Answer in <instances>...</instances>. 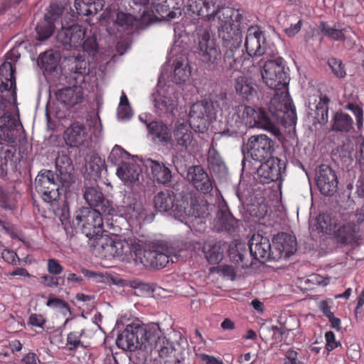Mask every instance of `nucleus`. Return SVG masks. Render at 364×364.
<instances>
[{"mask_svg":"<svg viewBox=\"0 0 364 364\" xmlns=\"http://www.w3.org/2000/svg\"><path fill=\"white\" fill-rule=\"evenodd\" d=\"M188 10L199 18L212 21L217 17L219 21L218 37L225 49L223 61L221 52L208 31L198 37L196 55L198 60L209 70H238L242 66V56L238 50L241 45L244 11L225 6L224 0H189Z\"/></svg>","mask_w":364,"mask_h":364,"instance_id":"obj_1","label":"nucleus"},{"mask_svg":"<svg viewBox=\"0 0 364 364\" xmlns=\"http://www.w3.org/2000/svg\"><path fill=\"white\" fill-rule=\"evenodd\" d=\"M282 58L267 60L261 71L262 79L271 89L281 91L274 95L270 101V109L274 112H290L293 119L296 118V108L287 91L289 75Z\"/></svg>","mask_w":364,"mask_h":364,"instance_id":"obj_2","label":"nucleus"},{"mask_svg":"<svg viewBox=\"0 0 364 364\" xmlns=\"http://www.w3.org/2000/svg\"><path fill=\"white\" fill-rule=\"evenodd\" d=\"M230 108V101L225 92H213L207 99L193 104L189 112L191 126L196 132L204 133L207 130L208 121L216 119Z\"/></svg>","mask_w":364,"mask_h":364,"instance_id":"obj_3","label":"nucleus"},{"mask_svg":"<svg viewBox=\"0 0 364 364\" xmlns=\"http://www.w3.org/2000/svg\"><path fill=\"white\" fill-rule=\"evenodd\" d=\"M141 238H137L138 241L141 243H146L148 249L145 250L141 245L135 240H130L129 247L130 252L134 255V260L137 263L141 264L143 266L152 269H160L166 267V265L173 260V249L165 240H154L152 241H146Z\"/></svg>","mask_w":364,"mask_h":364,"instance_id":"obj_4","label":"nucleus"},{"mask_svg":"<svg viewBox=\"0 0 364 364\" xmlns=\"http://www.w3.org/2000/svg\"><path fill=\"white\" fill-rule=\"evenodd\" d=\"M76 234L84 235L87 238L92 247V253L104 267H110L116 259L124 255L123 243L114 241L103 229H80Z\"/></svg>","mask_w":364,"mask_h":364,"instance_id":"obj_5","label":"nucleus"},{"mask_svg":"<svg viewBox=\"0 0 364 364\" xmlns=\"http://www.w3.org/2000/svg\"><path fill=\"white\" fill-rule=\"evenodd\" d=\"M6 103L0 98V176L5 174V168L16 153L13 131L17 127V121L9 112H6Z\"/></svg>","mask_w":364,"mask_h":364,"instance_id":"obj_6","label":"nucleus"},{"mask_svg":"<svg viewBox=\"0 0 364 364\" xmlns=\"http://www.w3.org/2000/svg\"><path fill=\"white\" fill-rule=\"evenodd\" d=\"M159 331L160 326L156 323H151L146 326L133 323L127 325L118 336L116 343L124 350L129 351H134L142 347L147 348V343L152 345L151 333H156Z\"/></svg>","mask_w":364,"mask_h":364,"instance_id":"obj_7","label":"nucleus"},{"mask_svg":"<svg viewBox=\"0 0 364 364\" xmlns=\"http://www.w3.org/2000/svg\"><path fill=\"white\" fill-rule=\"evenodd\" d=\"M236 114L241 122L247 127L263 129L274 135L279 134V129L262 109L257 111L250 106L241 104L236 107Z\"/></svg>","mask_w":364,"mask_h":364,"instance_id":"obj_8","label":"nucleus"},{"mask_svg":"<svg viewBox=\"0 0 364 364\" xmlns=\"http://www.w3.org/2000/svg\"><path fill=\"white\" fill-rule=\"evenodd\" d=\"M60 183L59 178L53 171L44 169L36 178L35 188L45 202L52 203L60 198Z\"/></svg>","mask_w":364,"mask_h":364,"instance_id":"obj_9","label":"nucleus"},{"mask_svg":"<svg viewBox=\"0 0 364 364\" xmlns=\"http://www.w3.org/2000/svg\"><path fill=\"white\" fill-rule=\"evenodd\" d=\"M245 149L253 160L261 162L270 158L274 151V143L266 134L252 135L247 139Z\"/></svg>","mask_w":364,"mask_h":364,"instance_id":"obj_10","label":"nucleus"},{"mask_svg":"<svg viewBox=\"0 0 364 364\" xmlns=\"http://www.w3.org/2000/svg\"><path fill=\"white\" fill-rule=\"evenodd\" d=\"M286 163L277 157H270L257 169V180L263 184L269 183L281 178Z\"/></svg>","mask_w":364,"mask_h":364,"instance_id":"obj_11","label":"nucleus"},{"mask_svg":"<svg viewBox=\"0 0 364 364\" xmlns=\"http://www.w3.org/2000/svg\"><path fill=\"white\" fill-rule=\"evenodd\" d=\"M273 260L279 261L291 257L297 249L296 237L287 232H279L272 239Z\"/></svg>","mask_w":364,"mask_h":364,"instance_id":"obj_12","label":"nucleus"},{"mask_svg":"<svg viewBox=\"0 0 364 364\" xmlns=\"http://www.w3.org/2000/svg\"><path fill=\"white\" fill-rule=\"evenodd\" d=\"M197 144L190 127L185 123H176L173 130V149L178 153L191 154L196 149Z\"/></svg>","mask_w":364,"mask_h":364,"instance_id":"obj_13","label":"nucleus"},{"mask_svg":"<svg viewBox=\"0 0 364 364\" xmlns=\"http://www.w3.org/2000/svg\"><path fill=\"white\" fill-rule=\"evenodd\" d=\"M14 51L6 54V61L0 65V91H11L13 95H16V65L18 59Z\"/></svg>","mask_w":364,"mask_h":364,"instance_id":"obj_14","label":"nucleus"},{"mask_svg":"<svg viewBox=\"0 0 364 364\" xmlns=\"http://www.w3.org/2000/svg\"><path fill=\"white\" fill-rule=\"evenodd\" d=\"M86 31L82 26L73 24L70 26H62L58 32L57 41L63 44L66 49L80 50V47L85 38Z\"/></svg>","mask_w":364,"mask_h":364,"instance_id":"obj_15","label":"nucleus"},{"mask_svg":"<svg viewBox=\"0 0 364 364\" xmlns=\"http://www.w3.org/2000/svg\"><path fill=\"white\" fill-rule=\"evenodd\" d=\"M316 183L321 193L331 196L338 188V178L335 171L328 165L321 164L316 170Z\"/></svg>","mask_w":364,"mask_h":364,"instance_id":"obj_16","label":"nucleus"},{"mask_svg":"<svg viewBox=\"0 0 364 364\" xmlns=\"http://www.w3.org/2000/svg\"><path fill=\"white\" fill-rule=\"evenodd\" d=\"M181 0H152L151 4V17L157 15L161 18H175L181 15ZM153 20V18H151Z\"/></svg>","mask_w":364,"mask_h":364,"instance_id":"obj_17","label":"nucleus"},{"mask_svg":"<svg viewBox=\"0 0 364 364\" xmlns=\"http://www.w3.org/2000/svg\"><path fill=\"white\" fill-rule=\"evenodd\" d=\"M245 46L250 56H260L267 53L264 33L258 27L247 29Z\"/></svg>","mask_w":364,"mask_h":364,"instance_id":"obj_18","label":"nucleus"},{"mask_svg":"<svg viewBox=\"0 0 364 364\" xmlns=\"http://www.w3.org/2000/svg\"><path fill=\"white\" fill-rule=\"evenodd\" d=\"M176 197L177 195L171 190L161 191L154 197V206L161 212L172 211L175 213H181L183 211L181 200Z\"/></svg>","mask_w":364,"mask_h":364,"instance_id":"obj_19","label":"nucleus"},{"mask_svg":"<svg viewBox=\"0 0 364 364\" xmlns=\"http://www.w3.org/2000/svg\"><path fill=\"white\" fill-rule=\"evenodd\" d=\"M249 250L250 256L257 260L262 262L273 260L272 250H271L269 240L259 234L252 235L249 241Z\"/></svg>","mask_w":364,"mask_h":364,"instance_id":"obj_20","label":"nucleus"},{"mask_svg":"<svg viewBox=\"0 0 364 364\" xmlns=\"http://www.w3.org/2000/svg\"><path fill=\"white\" fill-rule=\"evenodd\" d=\"M144 165L150 170V178L153 182L164 186L171 183L172 171L164 162L147 159L144 161Z\"/></svg>","mask_w":364,"mask_h":364,"instance_id":"obj_21","label":"nucleus"},{"mask_svg":"<svg viewBox=\"0 0 364 364\" xmlns=\"http://www.w3.org/2000/svg\"><path fill=\"white\" fill-rule=\"evenodd\" d=\"M236 94L244 100L254 101L258 99L259 86L255 80L246 75H240L234 80Z\"/></svg>","mask_w":364,"mask_h":364,"instance_id":"obj_22","label":"nucleus"},{"mask_svg":"<svg viewBox=\"0 0 364 364\" xmlns=\"http://www.w3.org/2000/svg\"><path fill=\"white\" fill-rule=\"evenodd\" d=\"M102 210L97 208H82L77 213L74 225H81V228H103Z\"/></svg>","mask_w":364,"mask_h":364,"instance_id":"obj_23","label":"nucleus"},{"mask_svg":"<svg viewBox=\"0 0 364 364\" xmlns=\"http://www.w3.org/2000/svg\"><path fill=\"white\" fill-rule=\"evenodd\" d=\"M55 174L62 186L68 187L73 181L74 167L70 156L64 152L59 153L55 159Z\"/></svg>","mask_w":364,"mask_h":364,"instance_id":"obj_24","label":"nucleus"},{"mask_svg":"<svg viewBox=\"0 0 364 364\" xmlns=\"http://www.w3.org/2000/svg\"><path fill=\"white\" fill-rule=\"evenodd\" d=\"M187 178L198 191L204 194L210 193L213 189V183L208 174L200 166L190 167Z\"/></svg>","mask_w":364,"mask_h":364,"instance_id":"obj_25","label":"nucleus"},{"mask_svg":"<svg viewBox=\"0 0 364 364\" xmlns=\"http://www.w3.org/2000/svg\"><path fill=\"white\" fill-rule=\"evenodd\" d=\"M228 255L230 260L242 269L252 264L245 243L234 240L229 245Z\"/></svg>","mask_w":364,"mask_h":364,"instance_id":"obj_26","label":"nucleus"},{"mask_svg":"<svg viewBox=\"0 0 364 364\" xmlns=\"http://www.w3.org/2000/svg\"><path fill=\"white\" fill-rule=\"evenodd\" d=\"M77 84H73V87H65L55 92L58 102L67 107H74L81 103L84 99L83 90Z\"/></svg>","mask_w":364,"mask_h":364,"instance_id":"obj_27","label":"nucleus"},{"mask_svg":"<svg viewBox=\"0 0 364 364\" xmlns=\"http://www.w3.org/2000/svg\"><path fill=\"white\" fill-rule=\"evenodd\" d=\"M136 14L124 13L119 11L117 14L116 19L114 23L117 26L119 32H125L127 34H132L136 30L142 27V24H146L141 20V17L138 18Z\"/></svg>","mask_w":364,"mask_h":364,"instance_id":"obj_28","label":"nucleus"},{"mask_svg":"<svg viewBox=\"0 0 364 364\" xmlns=\"http://www.w3.org/2000/svg\"><path fill=\"white\" fill-rule=\"evenodd\" d=\"M84 198L91 208L102 210L103 213L112 214V208L109 201L105 198L102 191L97 188H86Z\"/></svg>","mask_w":364,"mask_h":364,"instance_id":"obj_29","label":"nucleus"},{"mask_svg":"<svg viewBox=\"0 0 364 364\" xmlns=\"http://www.w3.org/2000/svg\"><path fill=\"white\" fill-rule=\"evenodd\" d=\"M87 133L84 124L76 122L70 124L63 134L66 144L70 147H78L86 140Z\"/></svg>","mask_w":364,"mask_h":364,"instance_id":"obj_30","label":"nucleus"},{"mask_svg":"<svg viewBox=\"0 0 364 364\" xmlns=\"http://www.w3.org/2000/svg\"><path fill=\"white\" fill-rule=\"evenodd\" d=\"M74 68L72 67L69 76H66L70 84H81L85 75L89 73V60L80 54L74 57Z\"/></svg>","mask_w":364,"mask_h":364,"instance_id":"obj_31","label":"nucleus"},{"mask_svg":"<svg viewBox=\"0 0 364 364\" xmlns=\"http://www.w3.org/2000/svg\"><path fill=\"white\" fill-rule=\"evenodd\" d=\"M141 169L134 160L132 159L122 164L117 168V176L125 183H134L139 181Z\"/></svg>","mask_w":364,"mask_h":364,"instance_id":"obj_32","label":"nucleus"},{"mask_svg":"<svg viewBox=\"0 0 364 364\" xmlns=\"http://www.w3.org/2000/svg\"><path fill=\"white\" fill-rule=\"evenodd\" d=\"M188 215L195 218L197 225L205 224L204 220L210 215L208 202L200 198L191 197Z\"/></svg>","mask_w":364,"mask_h":364,"instance_id":"obj_33","label":"nucleus"},{"mask_svg":"<svg viewBox=\"0 0 364 364\" xmlns=\"http://www.w3.org/2000/svg\"><path fill=\"white\" fill-rule=\"evenodd\" d=\"M125 213L129 215V226L141 225V222L144 224L149 223L154 218V213L147 214L145 211L141 210V204L137 202L133 204V207L132 205L127 206Z\"/></svg>","mask_w":364,"mask_h":364,"instance_id":"obj_34","label":"nucleus"},{"mask_svg":"<svg viewBox=\"0 0 364 364\" xmlns=\"http://www.w3.org/2000/svg\"><path fill=\"white\" fill-rule=\"evenodd\" d=\"M150 0H122L125 9L133 14H140L141 12V20L149 25L152 22L151 15L148 10V6Z\"/></svg>","mask_w":364,"mask_h":364,"instance_id":"obj_35","label":"nucleus"},{"mask_svg":"<svg viewBox=\"0 0 364 364\" xmlns=\"http://www.w3.org/2000/svg\"><path fill=\"white\" fill-rule=\"evenodd\" d=\"M216 225L215 228H239L242 225L240 220H237L231 213L225 203L219 205L215 218Z\"/></svg>","mask_w":364,"mask_h":364,"instance_id":"obj_36","label":"nucleus"},{"mask_svg":"<svg viewBox=\"0 0 364 364\" xmlns=\"http://www.w3.org/2000/svg\"><path fill=\"white\" fill-rule=\"evenodd\" d=\"M225 248L221 242L209 241L204 243L203 252L209 263L218 264L223 259Z\"/></svg>","mask_w":364,"mask_h":364,"instance_id":"obj_37","label":"nucleus"},{"mask_svg":"<svg viewBox=\"0 0 364 364\" xmlns=\"http://www.w3.org/2000/svg\"><path fill=\"white\" fill-rule=\"evenodd\" d=\"M105 0H75L74 6L80 16H89L102 10Z\"/></svg>","mask_w":364,"mask_h":364,"instance_id":"obj_38","label":"nucleus"},{"mask_svg":"<svg viewBox=\"0 0 364 364\" xmlns=\"http://www.w3.org/2000/svg\"><path fill=\"white\" fill-rule=\"evenodd\" d=\"M20 195L14 187L5 188L0 186V208L4 210H14L17 208Z\"/></svg>","mask_w":364,"mask_h":364,"instance_id":"obj_39","label":"nucleus"},{"mask_svg":"<svg viewBox=\"0 0 364 364\" xmlns=\"http://www.w3.org/2000/svg\"><path fill=\"white\" fill-rule=\"evenodd\" d=\"M353 120L352 117L343 112L335 113L331 124V129L336 132H348L353 129Z\"/></svg>","mask_w":364,"mask_h":364,"instance_id":"obj_40","label":"nucleus"},{"mask_svg":"<svg viewBox=\"0 0 364 364\" xmlns=\"http://www.w3.org/2000/svg\"><path fill=\"white\" fill-rule=\"evenodd\" d=\"M60 55L53 50L44 52L39 57L38 64L46 72H54L59 65Z\"/></svg>","mask_w":364,"mask_h":364,"instance_id":"obj_41","label":"nucleus"},{"mask_svg":"<svg viewBox=\"0 0 364 364\" xmlns=\"http://www.w3.org/2000/svg\"><path fill=\"white\" fill-rule=\"evenodd\" d=\"M147 128L154 139H157L162 142H168L171 140L170 130L163 122L153 121L147 124Z\"/></svg>","mask_w":364,"mask_h":364,"instance_id":"obj_42","label":"nucleus"},{"mask_svg":"<svg viewBox=\"0 0 364 364\" xmlns=\"http://www.w3.org/2000/svg\"><path fill=\"white\" fill-rule=\"evenodd\" d=\"M318 29L323 37L334 41H344L346 38L345 28L338 29L331 26L328 22L321 21L318 23Z\"/></svg>","mask_w":364,"mask_h":364,"instance_id":"obj_43","label":"nucleus"},{"mask_svg":"<svg viewBox=\"0 0 364 364\" xmlns=\"http://www.w3.org/2000/svg\"><path fill=\"white\" fill-rule=\"evenodd\" d=\"M151 341L152 345L150 343H147V346L156 348L160 357H166L169 355L171 352L169 342L165 338L160 337L157 331L156 333H151Z\"/></svg>","mask_w":364,"mask_h":364,"instance_id":"obj_44","label":"nucleus"},{"mask_svg":"<svg viewBox=\"0 0 364 364\" xmlns=\"http://www.w3.org/2000/svg\"><path fill=\"white\" fill-rule=\"evenodd\" d=\"M132 158L131 155L122 146L115 145L112 149L107 160L111 164L119 167L120 165L132 159Z\"/></svg>","mask_w":364,"mask_h":364,"instance_id":"obj_45","label":"nucleus"},{"mask_svg":"<svg viewBox=\"0 0 364 364\" xmlns=\"http://www.w3.org/2000/svg\"><path fill=\"white\" fill-rule=\"evenodd\" d=\"M80 49H82L83 53H87L89 56H95L99 51L97 36L95 34H92L87 37L85 36Z\"/></svg>","mask_w":364,"mask_h":364,"instance_id":"obj_46","label":"nucleus"},{"mask_svg":"<svg viewBox=\"0 0 364 364\" xmlns=\"http://www.w3.org/2000/svg\"><path fill=\"white\" fill-rule=\"evenodd\" d=\"M173 81L176 83H181L186 82L190 76V70H188L186 65L184 66L183 63L180 60H176L173 63Z\"/></svg>","mask_w":364,"mask_h":364,"instance_id":"obj_47","label":"nucleus"},{"mask_svg":"<svg viewBox=\"0 0 364 364\" xmlns=\"http://www.w3.org/2000/svg\"><path fill=\"white\" fill-rule=\"evenodd\" d=\"M355 232V229H337L334 231V237L338 242L348 244L358 240L354 235Z\"/></svg>","mask_w":364,"mask_h":364,"instance_id":"obj_48","label":"nucleus"},{"mask_svg":"<svg viewBox=\"0 0 364 364\" xmlns=\"http://www.w3.org/2000/svg\"><path fill=\"white\" fill-rule=\"evenodd\" d=\"M36 30L38 34V40H46L52 36L54 31V23L48 20H46L45 22L38 23Z\"/></svg>","mask_w":364,"mask_h":364,"instance_id":"obj_49","label":"nucleus"},{"mask_svg":"<svg viewBox=\"0 0 364 364\" xmlns=\"http://www.w3.org/2000/svg\"><path fill=\"white\" fill-rule=\"evenodd\" d=\"M202 232L199 229H191L188 235L186 243V248L190 250H196L200 248L201 240H198L197 237L201 234Z\"/></svg>","mask_w":364,"mask_h":364,"instance_id":"obj_50","label":"nucleus"},{"mask_svg":"<svg viewBox=\"0 0 364 364\" xmlns=\"http://www.w3.org/2000/svg\"><path fill=\"white\" fill-rule=\"evenodd\" d=\"M328 65L333 73L339 78H343L346 76V73L344 68V65L341 60L336 58H329L328 60Z\"/></svg>","mask_w":364,"mask_h":364,"instance_id":"obj_51","label":"nucleus"},{"mask_svg":"<svg viewBox=\"0 0 364 364\" xmlns=\"http://www.w3.org/2000/svg\"><path fill=\"white\" fill-rule=\"evenodd\" d=\"M102 161L100 157H93L86 165L87 171H90L92 176L100 177L102 171Z\"/></svg>","mask_w":364,"mask_h":364,"instance_id":"obj_52","label":"nucleus"},{"mask_svg":"<svg viewBox=\"0 0 364 364\" xmlns=\"http://www.w3.org/2000/svg\"><path fill=\"white\" fill-rule=\"evenodd\" d=\"M208 166L210 168H220L223 165L220 154L214 149H210L208 156Z\"/></svg>","mask_w":364,"mask_h":364,"instance_id":"obj_53","label":"nucleus"},{"mask_svg":"<svg viewBox=\"0 0 364 364\" xmlns=\"http://www.w3.org/2000/svg\"><path fill=\"white\" fill-rule=\"evenodd\" d=\"M63 13V9L58 4H51L48 13L45 16L46 20L53 23L56 21Z\"/></svg>","mask_w":364,"mask_h":364,"instance_id":"obj_54","label":"nucleus"},{"mask_svg":"<svg viewBox=\"0 0 364 364\" xmlns=\"http://www.w3.org/2000/svg\"><path fill=\"white\" fill-rule=\"evenodd\" d=\"M346 108L350 110L355 117L356 124L358 128L360 129L363 124V109L356 104L348 103Z\"/></svg>","mask_w":364,"mask_h":364,"instance_id":"obj_55","label":"nucleus"},{"mask_svg":"<svg viewBox=\"0 0 364 364\" xmlns=\"http://www.w3.org/2000/svg\"><path fill=\"white\" fill-rule=\"evenodd\" d=\"M346 108L350 110L355 117L356 124L358 128L360 129L363 124V109L356 104L348 103Z\"/></svg>","mask_w":364,"mask_h":364,"instance_id":"obj_56","label":"nucleus"},{"mask_svg":"<svg viewBox=\"0 0 364 364\" xmlns=\"http://www.w3.org/2000/svg\"><path fill=\"white\" fill-rule=\"evenodd\" d=\"M84 333V330L80 329L79 331L73 332L68 334L67 338V344L70 345L69 350H73L77 348L80 343V337Z\"/></svg>","mask_w":364,"mask_h":364,"instance_id":"obj_57","label":"nucleus"},{"mask_svg":"<svg viewBox=\"0 0 364 364\" xmlns=\"http://www.w3.org/2000/svg\"><path fill=\"white\" fill-rule=\"evenodd\" d=\"M41 283L48 287H58L61 284L60 281L63 279L60 277H54L48 275L41 277Z\"/></svg>","mask_w":364,"mask_h":364,"instance_id":"obj_58","label":"nucleus"},{"mask_svg":"<svg viewBox=\"0 0 364 364\" xmlns=\"http://www.w3.org/2000/svg\"><path fill=\"white\" fill-rule=\"evenodd\" d=\"M63 267L55 259H50L48 261V270L50 274H60L63 272Z\"/></svg>","mask_w":364,"mask_h":364,"instance_id":"obj_59","label":"nucleus"},{"mask_svg":"<svg viewBox=\"0 0 364 364\" xmlns=\"http://www.w3.org/2000/svg\"><path fill=\"white\" fill-rule=\"evenodd\" d=\"M326 341V348L331 351L338 346V343L336 341L334 333L332 331H328L325 334Z\"/></svg>","mask_w":364,"mask_h":364,"instance_id":"obj_60","label":"nucleus"},{"mask_svg":"<svg viewBox=\"0 0 364 364\" xmlns=\"http://www.w3.org/2000/svg\"><path fill=\"white\" fill-rule=\"evenodd\" d=\"M329 220V215L326 214L319 215L317 218V228H337L336 224H332L331 223H328Z\"/></svg>","mask_w":364,"mask_h":364,"instance_id":"obj_61","label":"nucleus"},{"mask_svg":"<svg viewBox=\"0 0 364 364\" xmlns=\"http://www.w3.org/2000/svg\"><path fill=\"white\" fill-rule=\"evenodd\" d=\"M301 26L302 21L299 20L296 23L291 24L289 28L284 30V32L288 37H294L301 31Z\"/></svg>","mask_w":364,"mask_h":364,"instance_id":"obj_62","label":"nucleus"},{"mask_svg":"<svg viewBox=\"0 0 364 364\" xmlns=\"http://www.w3.org/2000/svg\"><path fill=\"white\" fill-rule=\"evenodd\" d=\"M267 213V207L260 204L259 206H254L250 214L258 218H263Z\"/></svg>","mask_w":364,"mask_h":364,"instance_id":"obj_63","label":"nucleus"},{"mask_svg":"<svg viewBox=\"0 0 364 364\" xmlns=\"http://www.w3.org/2000/svg\"><path fill=\"white\" fill-rule=\"evenodd\" d=\"M117 114L121 119H129L132 116V111L130 105L119 106L117 108Z\"/></svg>","mask_w":364,"mask_h":364,"instance_id":"obj_64","label":"nucleus"}]
</instances>
